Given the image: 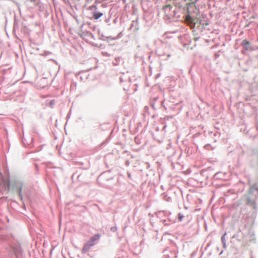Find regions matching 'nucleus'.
<instances>
[{
    "mask_svg": "<svg viewBox=\"0 0 258 258\" xmlns=\"http://www.w3.org/2000/svg\"><path fill=\"white\" fill-rule=\"evenodd\" d=\"M178 218L180 221H181L182 219V216L179 215Z\"/></svg>",
    "mask_w": 258,
    "mask_h": 258,
    "instance_id": "obj_6",
    "label": "nucleus"
},
{
    "mask_svg": "<svg viewBox=\"0 0 258 258\" xmlns=\"http://www.w3.org/2000/svg\"><path fill=\"white\" fill-rule=\"evenodd\" d=\"M31 2H34L35 0H31Z\"/></svg>",
    "mask_w": 258,
    "mask_h": 258,
    "instance_id": "obj_9",
    "label": "nucleus"
},
{
    "mask_svg": "<svg viewBox=\"0 0 258 258\" xmlns=\"http://www.w3.org/2000/svg\"><path fill=\"white\" fill-rule=\"evenodd\" d=\"M19 196H20V197L21 198V199H22V195H21V191H20H20H19Z\"/></svg>",
    "mask_w": 258,
    "mask_h": 258,
    "instance_id": "obj_7",
    "label": "nucleus"
},
{
    "mask_svg": "<svg viewBox=\"0 0 258 258\" xmlns=\"http://www.w3.org/2000/svg\"><path fill=\"white\" fill-rule=\"evenodd\" d=\"M103 13H95L94 14L93 17L95 20L98 19L99 18L103 16Z\"/></svg>",
    "mask_w": 258,
    "mask_h": 258,
    "instance_id": "obj_4",
    "label": "nucleus"
},
{
    "mask_svg": "<svg viewBox=\"0 0 258 258\" xmlns=\"http://www.w3.org/2000/svg\"><path fill=\"white\" fill-rule=\"evenodd\" d=\"M100 238L99 234H96L92 236L89 240V241L92 243L93 245L95 244V242L98 240Z\"/></svg>",
    "mask_w": 258,
    "mask_h": 258,
    "instance_id": "obj_2",
    "label": "nucleus"
},
{
    "mask_svg": "<svg viewBox=\"0 0 258 258\" xmlns=\"http://www.w3.org/2000/svg\"><path fill=\"white\" fill-rule=\"evenodd\" d=\"M170 7V5H167V6H166L165 7Z\"/></svg>",
    "mask_w": 258,
    "mask_h": 258,
    "instance_id": "obj_8",
    "label": "nucleus"
},
{
    "mask_svg": "<svg viewBox=\"0 0 258 258\" xmlns=\"http://www.w3.org/2000/svg\"><path fill=\"white\" fill-rule=\"evenodd\" d=\"M185 21L186 22V23L188 24H192V23H194L195 24V22H194V19L193 18H192L189 15H187L185 17Z\"/></svg>",
    "mask_w": 258,
    "mask_h": 258,
    "instance_id": "obj_3",
    "label": "nucleus"
},
{
    "mask_svg": "<svg viewBox=\"0 0 258 258\" xmlns=\"http://www.w3.org/2000/svg\"><path fill=\"white\" fill-rule=\"evenodd\" d=\"M242 44L243 46L246 47L249 45V42L246 40H244L242 42Z\"/></svg>",
    "mask_w": 258,
    "mask_h": 258,
    "instance_id": "obj_5",
    "label": "nucleus"
},
{
    "mask_svg": "<svg viewBox=\"0 0 258 258\" xmlns=\"http://www.w3.org/2000/svg\"><path fill=\"white\" fill-rule=\"evenodd\" d=\"M92 246H93V245L88 241L83 246L82 252L84 253L87 252Z\"/></svg>",
    "mask_w": 258,
    "mask_h": 258,
    "instance_id": "obj_1",
    "label": "nucleus"
}]
</instances>
